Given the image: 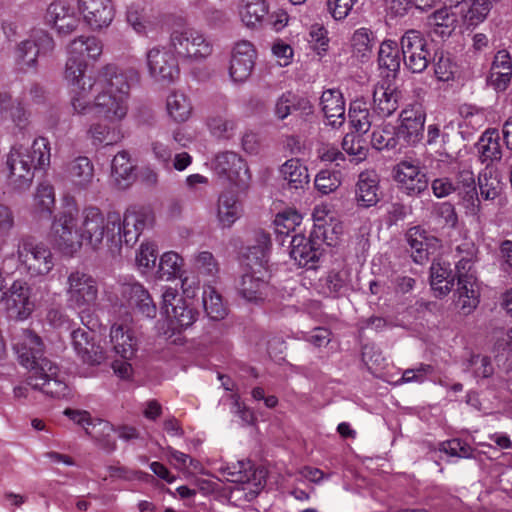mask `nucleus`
<instances>
[{
	"label": "nucleus",
	"instance_id": "52",
	"mask_svg": "<svg viewBox=\"0 0 512 512\" xmlns=\"http://www.w3.org/2000/svg\"><path fill=\"white\" fill-rule=\"evenodd\" d=\"M39 57L37 47L35 43L29 37L21 41L15 49V59L19 65L27 68H34L37 64V58Z\"/></svg>",
	"mask_w": 512,
	"mask_h": 512
},
{
	"label": "nucleus",
	"instance_id": "46",
	"mask_svg": "<svg viewBox=\"0 0 512 512\" xmlns=\"http://www.w3.org/2000/svg\"><path fill=\"white\" fill-rule=\"evenodd\" d=\"M465 6L467 8L463 7L461 13L464 22L469 26H476L483 22L491 9L489 0H470L465 2Z\"/></svg>",
	"mask_w": 512,
	"mask_h": 512
},
{
	"label": "nucleus",
	"instance_id": "57",
	"mask_svg": "<svg viewBox=\"0 0 512 512\" xmlns=\"http://www.w3.org/2000/svg\"><path fill=\"white\" fill-rule=\"evenodd\" d=\"M440 451L458 458H473L475 449L465 441L454 438L444 441L440 445Z\"/></svg>",
	"mask_w": 512,
	"mask_h": 512
},
{
	"label": "nucleus",
	"instance_id": "18",
	"mask_svg": "<svg viewBox=\"0 0 512 512\" xmlns=\"http://www.w3.org/2000/svg\"><path fill=\"white\" fill-rule=\"evenodd\" d=\"M119 293L122 301L135 309L144 318L152 319L157 308L148 290L137 281H128L120 285Z\"/></svg>",
	"mask_w": 512,
	"mask_h": 512
},
{
	"label": "nucleus",
	"instance_id": "19",
	"mask_svg": "<svg viewBox=\"0 0 512 512\" xmlns=\"http://www.w3.org/2000/svg\"><path fill=\"white\" fill-rule=\"evenodd\" d=\"M79 10L92 30H101L111 25L115 17L112 0H78Z\"/></svg>",
	"mask_w": 512,
	"mask_h": 512
},
{
	"label": "nucleus",
	"instance_id": "37",
	"mask_svg": "<svg viewBox=\"0 0 512 512\" xmlns=\"http://www.w3.org/2000/svg\"><path fill=\"white\" fill-rule=\"evenodd\" d=\"M89 137L94 143L114 145L124 138V132L121 123H93L88 131Z\"/></svg>",
	"mask_w": 512,
	"mask_h": 512
},
{
	"label": "nucleus",
	"instance_id": "56",
	"mask_svg": "<svg viewBox=\"0 0 512 512\" xmlns=\"http://www.w3.org/2000/svg\"><path fill=\"white\" fill-rule=\"evenodd\" d=\"M457 66L448 54L440 53L435 58L434 73L437 80L448 82L454 79Z\"/></svg>",
	"mask_w": 512,
	"mask_h": 512
},
{
	"label": "nucleus",
	"instance_id": "28",
	"mask_svg": "<svg viewBox=\"0 0 512 512\" xmlns=\"http://www.w3.org/2000/svg\"><path fill=\"white\" fill-rule=\"evenodd\" d=\"M67 177L77 189H88L92 186L95 179L92 161L86 156L75 158L67 166Z\"/></svg>",
	"mask_w": 512,
	"mask_h": 512
},
{
	"label": "nucleus",
	"instance_id": "48",
	"mask_svg": "<svg viewBox=\"0 0 512 512\" xmlns=\"http://www.w3.org/2000/svg\"><path fill=\"white\" fill-rule=\"evenodd\" d=\"M375 44L373 32L367 28L357 29L351 38L353 53L362 59L369 58Z\"/></svg>",
	"mask_w": 512,
	"mask_h": 512
},
{
	"label": "nucleus",
	"instance_id": "8",
	"mask_svg": "<svg viewBox=\"0 0 512 512\" xmlns=\"http://www.w3.org/2000/svg\"><path fill=\"white\" fill-rule=\"evenodd\" d=\"M51 233L55 247L64 255L73 256L83 246L75 209L59 212L52 223Z\"/></svg>",
	"mask_w": 512,
	"mask_h": 512
},
{
	"label": "nucleus",
	"instance_id": "43",
	"mask_svg": "<svg viewBox=\"0 0 512 512\" xmlns=\"http://www.w3.org/2000/svg\"><path fill=\"white\" fill-rule=\"evenodd\" d=\"M429 24L433 27L435 34L448 37L456 28L457 16L450 9L444 7L429 16Z\"/></svg>",
	"mask_w": 512,
	"mask_h": 512
},
{
	"label": "nucleus",
	"instance_id": "59",
	"mask_svg": "<svg viewBox=\"0 0 512 512\" xmlns=\"http://www.w3.org/2000/svg\"><path fill=\"white\" fill-rule=\"evenodd\" d=\"M175 149L167 140L166 142L155 140L151 143V151L155 160L168 170H171L172 156Z\"/></svg>",
	"mask_w": 512,
	"mask_h": 512
},
{
	"label": "nucleus",
	"instance_id": "33",
	"mask_svg": "<svg viewBox=\"0 0 512 512\" xmlns=\"http://www.w3.org/2000/svg\"><path fill=\"white\" fill-rule=\"evenodd\" d=\"M110 341L114 351L124 359H130L137 350V340L133 333L122 324H113L110 329Z\"/></svg>",
	"mask_w": 512,
	"mask_h": 512
},
{
	"label": "nucleus",
	"instance_id": "2",
	"mask_svg": "<svg viewBox=\"0 0 512 512\" xmlns=\"http://www.w3.org/2000/svg\"><path fill=\"white\" fill-rule=\"evenodd\" d=\"M153 221V211L147 206L129 207L123 220L118 213H108L105 216L99 208L90 206L82 210L78 226L83 244L97 250L104 239L115 245H134Z\"/></svg>",
	"mask_w": 512,
	"mask_h": 512
},
{
	"label": "nucleus",
	"instance_id": "16",
	"mask_svg": "<svg viewBox=\"0 0 512 512\" xmlns=\"http://www.w3.org/2000/svg\"><path fill=\"white\" fill-rule=\"evenodd\" d=\"M151 77L159 82H173L179 76L178 60L175 52L166 47H153L146 54Z\"/></svg>",
	"mask_w": 512,
	"mask_h": 512
},
{
	"label": "nucleus",
	"instance_id": "64",
	"mask_svg": "<svg viewBox=\"0 0 512 512\" xmlns=\"http://www.w3.org/2000/svg\"><path fill=\"white\" fill-rule=\"evenodd\" d=\"M195 265L206 276L214 277L219 271L218 263L209 251L200 252L195 259Z\"/></svg>",
	"mask_w": 512,
	"mask_h": 512
},
{
	"label": "nucleus",
	"instance_id": "13",
	"mask_svg": "<svg viewBox=\"0 0 512 512\" xmlns=\"http://www.w3.org/2000/svg\"><path fill=\"white\" fill-rule=\"evenodd\" d=\"M40 364L38 370L28 376L27 384L33 389H39L54 398H62L68 395V386L58 379V366L51 360H42Z\"/></svg>",
	"mask_w": 512,
	"mask_h": 512
},
{
	"label": "nucleus",
	"instance_id": "25",
	"mask_svg": "<svg viewBox=\"0 0 512 512\" xmlns=\"http://www.w3.org/2000/svg\"><path fill=\"white\" fill-rule=\"evenodd\" d=\"M379 177L373 170H366L359 174L355 185V201L358 207L370 208L375 206L379 198Z\"/></svg>",
	"mask_w": 512,
	"mask_h": 512
},
{
	"label": "nucleus",
	"instance_id": "54",
	"mask_svg": "<svg viewBox=\"0 0 512 512\" xmlns=\"http://www.w3.org/2000/svg\"><path fill=\"white\" fill-rule=\"evenodd\" d=\"M35 210L50 215L55 204L54 189L49 184H40L34 195Z\"/></svg>",
	"mask_w": 512,
	"mask_h": 512
},
{
	"label": "nucleus",
	"instance_id": "14",
	"mask_svg": "<svg viewBox=\"0 0 512 512\" xmlns=\"http://www.w3.org/2000/svg\"><path fill=\"white\" fill-rule=\"evenodd\" d=\"M1 301H4L9 316L18 320L27 319L35 308V303L31 297V287L22 279L15 280L3 292Z\"/></svg>",
	"mask_w": 512,
	"mask_h": 512
},
{
	"label": "nucleus",
	"instance_id": "58",
	"mask_svg": "<svg viewBox=\"0 0 512 512\" xmlns=\"http://www.w3.org/2000/svg\"><path fill=\"white\" fill-rule=\"evenodd\" d=\"M316 189L326 195L335 191L341 184L339 173L321 170L315 177Z\"/></svg>",
	"mask_w": 512,
	"mask_h": 512
},
{
	"label": "nucleus",
	"instance_id": "22",
	"mask_svg": "<svg viewBox=\"0 0 512 512\" xmlns=\"http://www.w3.org/2000/svg\"><path fill=\"white\" fill-rule=\"evenodd\" d=\"M400 121L397 136L403 138L407 144L414 145L423 138L425 113L421 106L413 105L402 110Z\"/></svg>",
	"mask_w": 512,
	"mask_h": 512
},
{
	"label": "nucleus",
	"instance_id": "32",
	"mask_svg": "<svg viewBox=\"0 0 512 512\" xmlns=\"http://www.w3.org/2000/svg\"><path fill=\"white\" fill-rule=\"evenodd\" d=\"M454 185L457 188L456 192H458L467 208L471 207L474 210L479 207L480 199L476 188L475 176L470 168L465 167L458 171L456 184Z\"/></svg>",
	"mask_w": 512,
	"mask_h": 512
},
{
	"label": "nucleus",
	"instance_id": "5",
	"mask_svg": "<svg viewBox=\"0 0 512 512\" xmlns=\"http://www.w3.org/2000/svg\"><path fill=\"white\" fill-rule=\"evenodd\" d=\"M65 296L68 307L77 310L84 322V315L90 317V313L98 304V282L85 270L73 269L67 273Z\"/></svg>",
	"mask_w": 512,
	"mask_h": 512
},
{
	"label": "nucleus",
	"instance_id": "60",
	"mask_svg": "<svg viewBox=\"0 0 512 512\" xmlns=\"http://www.w3.org/2000/svg\"><path fill=\"white\" fill-rule=\"evenodd\" d=\"M358 0H327V11L333 19L341 21L346 19L353 11Z\"/></svg>",
	"mask_w": 512,
	"mask_h": 512
},
{
	"label": "nucleus",
	"instance_id": "40",
	"mask_svg": "<svg viewBox=\"0 0 512 512\" xmlns=\"http://www.w3.org/2000/svg\"><path fill=\"white\" fill-rule=\"evenodd\" d=\"M348 117L351 126L359 134L367 133L372 125L367 103L363 99H355L350 103Z\"/></svg>",
	"mask_w": 512,
	"mask_h": 512
},
{
	"label": "nucleus",
	"instance_id": "6",
	"mask_svg": "<svg viewBox=\"0 0 512 512\" xmlns=\"http://www.w3.org/2000/svg\"><path fill=\"white\" fill-rule=\"evenodd\" d=\"M103 51V44L95 36H79L67 46V60L65 63L64 78L74 87L82 82L86 77L85 70L87 63L84 59L86 54L88 58L97 60ZM89 75H87L88 77Z\"/></svg>",
	"mask_w": 512,
	"mask_h": 512
},
{
	"label": "nucleus",
	"instance_id": "3",
	"mask_svg": "<svg viewBox=\"0 0 512 512\" xmlns=\"http://www.w3.org/2000/svg\"><path fill=\"white\" fill-rule=\"evenodd\" d=\"M50 158L49 141L44 137L35 139L30 148L12 147L6 161L9 186L16 191L28 189L34 178L33 170L48 167Z\"/></svg>",
	"mask_w": 512,
	"mask_h": 512
},
{
	"label": "nucleus",
	"instance_id": "4",
	"mask_svg": "<svg viewBox=\"0 0 512 512\" xmlns=\"http://www.w3.org/2000/svg\"><path fill=\"white\" fill-rule=\"evenodd\" d=\"M334 228L331 225L318 220L307 238L303 234H295L290 241V256L299 266L313 268L319 260L324 249L323 246H334L336 237L333 236Z\"/></svg>",
	"mask_w": 512,
	"mask_h": 512
},
{
	"label": "nucleus",
	"instance_id": "55",
	"mask_svg": "<svg viewBox=\"0 0 512 512\" xmlns=\"http://www.w3.org/2000/svg\"><path fill=\"white\" fill-rule=\"evenodd\" d=\"M127 22L141 35H147L153 29V23L148 19L144 9L137 6L132 5L128 8Z\"/></svg>",
	"mask_w": 512,
	"mask_h": 512
},
{
	"label": "nucleus",
	"instance_id": "62",
	"mask_svg": "<svg viewBox=\"0 0 512 512\" xmlns=\"http://www.w3.org/2000/svg\"><path fill=\"white\" fill-rule=\"evenodd\" d=\"M371 145L377 150L393 149L396 146V139L390 129L377 128L372 132Z\"/></svg>",
	"mask_w": 512,
	"mask_h": 512
},
{
	"label": "nucleus",
	"instance_id": "7",
	"mask_svg": "<svg viewBox=\"0 0 512 512\" xmlns=\"http://www.w3.org/2000/svg\"><path fill=\"white\" fill-rule=\"evenodd\" d=\"M19 267L31 277L45 276L54 267V256L48 246L31 237L22 238L17 246Z\"/></svg>",
	"mask_w": 512,
	"mask_h": 512
},
{
	"label": "nucleus",
	"instance_id": "51",
	"mask_svg": "<svg viewBox=\"0 0 512 512\" xmlns=\"http://www.w3.org/2000/svg\"><path fill=\"white\" fill-rule=\"evenodd\" d=\"M480 196L485 200H494L502 192V183L492 171L487 169L478 176Z\"/></svg>",
	"mask_w": 512,
	"mask_h": 512
},
{
	"label": "nucleus",
	"instance_id": "45",
	"mask_svg": "<svg viewBox=\"0 0 512 512\" xmlns=\"http://www.w3.org/2000/svg\"><path fill=\"white\" fill-rule=\"evenodd\" d=\"M183 259L175 252L164 253L159 262L157 277L160 280H172L181 277Z\"/></svg>",
	"mask_w": 512,
	"mask_h": 512
},
{
	"label": "nucleus",
	"instance_id": "42",
	"mask_svg": "<svg viewBox=\"0 0 512 512\" xmlns=\"http://www.w3.org/2000/svg\"><path fill=\"white\" fill-rule=\"evenodd\" d=\"M166 109L169 117L178 123L187 121L192 113L189 99L181 92H172L168 95Z\"/></svg>",
	"mask_w": 512,
	"mask_h": 512
},
{
	"label": "nucleus",
	"instance_id": "53",
	"mask_svg": "<svg viewBox=\"0 0 512 512\" xmlns=\"http://www.w3.org/2000/svg\"><path fill=\"white\" fill-rule=\"evenodd\" d=\"M341 146L343 151L352 157L351 161H355V163L362 162L367 157V148L360 135L346 134Z\"/></svg>",
	"mask_w": 512,
	"mask_h": 512
},
{
	"label": "nucleus",
	"instance_id": "31",
	"mask_svg": "<svg viewBox=\"0 0 512 512\" xmlns=\"http://www.w3.org/2000/svg\"><path fill=\"white\" fill-rule=\"evenodd\" d=\"M457 305L470 313L479 304V287L475 274L464 275L457 281Z\"/></svg>",
	"mask_w": 512,
	"mask_h": 512
},
{
	"label": "nucleus",
	"instance_id": "61",
	"mask_svg": "<svg viewBox=\"0 0 512 512\" xmlns=\"http://www.w3.org/2000/svg\"><path fill=\"white\" fill-rule=\"evenodd\" d=\"M207 124L211 133L218 138H229L236 126L233 120L221 116L209 118Z\"/></svg>",
	"mask_w": 512,
	"mask_h": 512
},
{
	"label": "nucleus",
	"instance_id": "39",
	"mask_svg": "<svg viewBox=\"0 0 512 512\" xmlns=\"http://www.w3.org/2000/svg\"><path fill=\"white\" fill-rule=\"evenodd\" d=\"M406 237L413 261L418 264L426 262L429 259L430 246L425 231L419 227H413L408 230Z\"/></svg>",
	"mask_w": 512,
	"mask_h": 512
},
{
	"label": "nucleus",
	"instance_id": "17",
	"mask_svg": "<svg viewBox=\"0 0 512 512\" xmlns=\"http://www.w3.org/2000/svg\"><path fill=\"white\" fill-rule=\"evenodd\" d=\"M91 320L83 322L87 329L78 328L71 333L72 344L77 355L84 363L99 365L105 358L103 347L95 341L96 333L90 327Z\"/></svg>",
	"mask_w": 512,
	"mask_h": 512
},
{
	"label": "nucleus",
	"instance_id": "26",
	"mask_svg": "<svg viewBox=\"0 0 512 512\" xmlns=\"http://www.w3.org/2000/svg\"><path fill=\"white\" fill-rule=\"evenodd\" d=\"M320 105L327 119V124L333 128L341 127L345 122V101L339 89L323 91Z\"/></svg>",
	"mask_w": 512,
	"mask_h": 512
},
{
	"label": "nucleus",
	"instance_id": "44",
	"mask_svg": "<svg viewBox=\"0 0 512 512\" xmlns=\"http://www.w3.org/2000/svg\"><path fill=\"white\" fill-rule=\"evenodd\" d=\"M202 301L204 310L211 320L219 321L226 317L227 307L214 287L208 286L204 289Z\"/></svg>",
	"mask_w": 512,
	"mask_h": 512
},
{
	"label": "nucleus",
	"instance_id": "10",
	"mask_svg": "<svg viewBox=\"0 0 512 512\" xmlns=\"http://www.w3.org/2000/svg\"><path fill=\"white\" fill-rule=\"evenodd\" d=\"M12 346L19 362L30 370V374L38 370L44 357V344L41 338L29 329H15L12 333Z\"/></svg>",
	"mask_w": 512,
	"mask_h": 512
},
{
	"label": "nucleus",
	"instance_id": "41",
	"mask_svg": "<svg viewBox=\"0 0 512 512\" xmlns=\"http://www.w3.org/2000/svg\"><path fill=\"white\" fill-rule=\"evenodd\" d=\"M455 276L445 263H432L430 267V284L440 295L448 294L454 286Z\"/></svg>",
	"mask_w": 512,
	"mask_h": 512
},
{
	"label": "nucleus",
	"instance_id": "12",
	"mask_svg": "<svg viewBox=\"0 0 512 512\" xmlns=\"http://www.w3.org/2000/svg\"><path fill=\"white\" fill-rule=\"evenodd\" d=\"M394 179L408 196H418L428 189V178L417 159L405 158L397 163L394 167Z\"/></svg>",
	"mask_w": 512,
	"mask_h": 512
},
{
	"label": "nucleus",
	"instance_id": "9",
	"mask_svg": "<svg viewBox=\"0 0 512 512\" xmlns=\"http://www.w3.org/2000/svg\"><path fill=\"white\" fill-rule=\"evenodd\" d=\"M170 45L178 56L194 62L205 60L213 51L212 44L204 34L192 27L174 29L170 35Z\"/></svg>",
	"mask_w": 512,
	"mask_h": 512
},
{
	"label": "nucleus",
	"instance_id": "49",
	"mask_svg": "<svg viewBox=\"0 0 512 512\" xmlns=\"http://www.w3.org/2000/svg\"><path fill=\"white\" fill-rule=\"evenodd\" d=\"M268 13L265 0H248L240 11L243 23L247 27H255Z\"/></svg>",
	"mask_w": 512,
	"mask_h": 512
},
{
	"label": "nucleus",
	"instance_id": "30",
	"mask_svg": "<svg viewBox=\"0 0 512 512\" xmlns=\"http://www.w3.org/2000/svg\"><path fill=\"white\" fill-rule=\"evenodd\" d=\"M479 160L488 168L502 158L500 135L497 129H487L476 143Z\"/></svg>",
	"mask_w": 512,
	"mask_h": 512
},
{
	"label": "nucleus",
	"instance_id": "23",
	"mask_svg": "<svg viewBox=\"0 0 512 512\" xmlns=\"http://www.w3.org/2000/svg\"><path fill=\"white\" fill-rule=\"evenodd\" d=\"M293 112L307 117L314 113V106L308 97L286 91L276 99L273 113L278 120L283 121Z\"/></svg>",
	"mask_w": 512,
	"mask_h": 512
},
{
	"label": "nucleus",
	"instance_id": "20",
	"mask_svg": "<svg viewBox=\"0 0 512 512\" xmlns=\"http://www.w3.org/2000/svg\"><path fill=\"white\" fill-rule=\"evenodd\" d=\"M256 59L252 43L239 41L235 44L229 66V74L234 82H244L251 75Z\"/></svg>",
	"mask_w": 512,
	"mask_h": 512
},
{
	"label": "nucleus",
	"instance_id": "35",
	"mask_svg": "<svg viewBox=\"0 0 512 512\" xmlns=\"http://www.w3.org/2000/svg\"><path fill=\"white\" fill-rule=\"evenodd\" d=\"M111 178L119 189H125L134 180V166L126 151L118 152L111 163Z\"/></svg>",
	"mask_w": 512,
	"mask_h": 512
},
{
	"label": "nucleus",
	"instance_id": "38",
	"mask_svg": "<svg viewBox=\"0 0 512 512\" xmlns=\"http://www.w3.org/2000/svg\"><path fill=\"white\" fill-rule=\"evenodd\" d=\"M241 206L236 196L230 192L222 193L218 199L217 219L222 228L231 227L240 217Z\"/></svg>",
	"mask_w": 512,
	"mask_h": 512
},
{
	"label": "nucleus",
	"instance_id": "50",
	"mask_svg": "<svg viewBox=\"0 0 512 512\" xmlns=\"http://www.w3.org/2000/svg\"><path fill=\"white\" fill-rule=\"evenodd\" d=\"M465 371L472 373L477 380H484L493 375L494 368L488 356L474 354L466 360Z\"/></svg>",
	"mask_w": 512,
	"mask_h": 512
},
{
	"label": "nucleus",
	"instance_id": "15",
	"mask_svg": "<svg viewBox=\"0 0 512 512\" xmlns=\"http://www.w3.org/2000/svg\"><path fill=\"white\" fill-rule=\"evenodd\" d=\"M44 21L61 36L72 34L80 25L76 9L66 0L51 2L46 8Z\"/></svg>",
	"mask_w": 512,
	"mask_h": 512
},
{
	"label": "nucleus",
	"instance_id": "27",
	"mask_svg": "<svg viewBox=\"0 0 512 512\" xmlns=\"http://www.w3.org/2000/svg\"><path fill=\"white\" fill-rule=\"evenodd\" d=\"M399 107V92L385 83H377L373 90V110L380 117L391 116Z\"/></svg>",
	"mask_w": 512,
	"mask_h": 512
},
{
	"label": "nucleus",
	"instance_id": "24",
	"mask_svg": "<svg viewBox=\"0 0 512 512\" xmlns=\"http://www.w3.org/2000/svg\"><path fill=\"white\" fill-rule=\"evenodd\" d=\"M237 291L247 302L260 304L272 294L273 288L267 280L256 276V272L253 271L242 275Z\"/></svg>",
	"mask_w": 512,
	"mask_h": 512
},
{
	"label": "nucleus",
	"instance_id": "11",
	"mask_svg": "<svg viewBox=\"0 0 512 512\" xmlns=\"http://www.w3.org/2000/svg\"><path fill=\"white\" fill-rule=\"evenodd\" d=\"M400 46L403 63L412 73H421L428 67L431 53L422 32L414 29L406 31L400 39Z\"/></svg>",
	"mask_w": 512,
	"mask_h": 512
},
{
	"label": "nucleus",
	"instance_id": "1",
	"mask_svg": "<svg viewBox=\"0 0 512 512\" xmlns=\"http://www.w3.org/2000/svg\"><path fill=\"white\" fill-rule=\"evenodd\" d=\"M135 71H120L108 64L95 76L83 77L72 89L71 105L75 113L84 115L92 108L110 123H121L127 116L130 91L129 80Z\"/></svg>",
	"mask_w": 512,
	"mask_h": 512
},
{
	"label": "nucleus",
	"instance_id": "36",
	"mask_svg": "<svg viewBox=\"0 0 512 512\" xmlns=\"http://www.w3.org/2000/svg\"><path fill=\"white\" fill-rule=\"evenodd\" d=\"M280 175L290 189H304L309 184L308 168L298 159H289L280 167Z\"/></svg>",
	"mask_w": 512,
	"mask_h": 512
},
{
	"label": "nucleus",
	"instance_id": "21",
	"mask_svg": "<svg viewBox=\"0 0 512 512\" xmlns=\"http://www.w3.org/2000/svg\"><path fill=\"white\" fill-rule=\"evenodd\" d=\"M218 174L236 185H244L250 179V172L245 160L237 153L226 151L218 154L214 162Z\"/></svg>",
	"mask_w": 512,
	"mask_h": 512
},
{
	"label": "nucleus",
	"instance_id": "34",
	"mask_svg": "<svg viewBox=\"0 0 512 512\" xmlns=\"http://www.w3.org/2000/svg\"><path fill=\"white\" fill-rule=\"evenodd\" d=\"M399 48L395 41L385 40L381 43L378 52V65L379 68L386 72V77L395 78L400 70L401 59Z\"/></svg>",
	"mask_w": 512,
	"mask_h": 512
},
{
	"label": "nucleus",
	"instance_id": "29",
	"mask_svg": "<svg viewBox=\"0 0 512 512\" xmlns=\"http://www.w3.org/2000/svg\"><path fill=\"white\" fill-rule=\"evenodd\" d=\"M512 78V59L506 50L498 51L492 62L489 82L498 91H504Z\"/></svg>",
	"mask_w": 512,
	"mask_h": 512
},
{
	"label": "nucleus",
	"instance_id": "47",
	"mask_svg": "<svg viewBox=\"0 0 512 512\" xmlns=\"http://www.w3.org/2000/svg\"><path fill=\"white\" fill-rule=\"evenodd\" d=\"M166 315L175 328H187L196 321L198 312L184 299L181 303L175 304Z\"/></svg>",
	"mask_w": 512,
	"mask_h": 512
},
{
	"label": "nucleus",
	"instance_id": "63",
	"mask_svg": "<svg viewBox=\"0 0 512 512\" xmlns=\"http://www.w3.org/2000/svg\"><path fill=\"white\" fill-rule=\"evenodd\" d=\"M157 259V248L154 243H142L136 255L137 266L141 269H148L155 265Z\"/></svg>",
	"mask_w": 512,
	"mask_h": 512
}]
</instances>
